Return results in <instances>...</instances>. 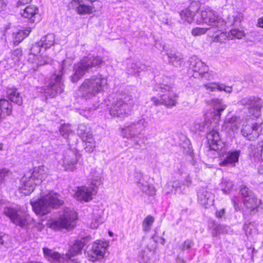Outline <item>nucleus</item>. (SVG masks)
Segmentation results:
<instances>
[{
    "label": "nucleus",
    "mask_w": 263,
    "mask_h": 263,
    "mask_svg": "<svg viewBox=\"0 0 263 263\" xmlns=\"http://www.w3.org/2000/svg\"><path fill=\"white\" fill-rule=\"evenodd\" d=\"M47 176V168L40 166L34 168L33 171L24 175L21 180L19 190L25 195H29L35 186L40 184Z\"/></svg>",
    "instance_id": "f257e3e1"
},
{
    "label": "nucleus",
    "mask_w": 263,
    "mask_h": 263,
    "mask_svg": "<svg viewBox=\"0 0 263 263\" xmlns=\"http://www.w3.org/2000/svg\"><path fill=\"white\" fill-rule=\"evenodd\" d=\"M107 84V79L99 73L86 79L80 87L82 97L88 99L96 96L104 91Z\"/></svg>",
    "instance_id": "f03ea898"
},
{
    "label": "nucleus",
    "mask_w": 263,
    "mask_h": 263,
    "mask_svg": "<svg viewBox=\"0 0 263 263\" xmlns=\"http://www.w3.org/2000/svg\"><path fill=\"white\" fill-rule=\"evenodd\" d=\"M102 62V59L98 55L89 54L83 57L73 65V74L70 77L71 82H77L86 72L91 71L93 68L100 67Z\"/></svg>",
    "instance_id": "7ed1b4c3"
},
{
    "label": "nucleus",
    "mask_w": 263,
    "mask_h": 263,
    "mask_svg": "<svg viewBox=\"0 0 263 263\" xmlns=\"http://www.w3.org/2000/svg\"><path fill=\"white\" fill-rule=\"evenodd\" d=\"M60 197L58 193L51 191L38 200L31 202L32 209L36 214L45 215L51 209L58 208L63 204V201Z\"/></svg>",
    "instance_id": "20e7f679"
},
{
    "label": "nucleus",
    "mask_w": 263,
    "mask_h": 263,
    "mask_svg": "<svg viewBox=\"0 0 263 263\" xmlns=\"http://www.w3.org/2000/svg\"><path fill=\"white\" fill-rule=\"evenodd\" d=\"M204 23L209 25L213 29V32L217 33L218 31H223L226 29V23L221 17H219L216 12L210 7L202 8L199 12L198 18L196 20V23L200 24Z\"/></svg>",
    "instance_id": "39448f33"
},
{
    "label": "nucleus",
    "mask_w": 263,
    "mask_h": 263,
    "mask_svg": "<svg viewBox=\"0 0 263 263\" xmlns=\"http://www.w3.org/2000/svg\"><path fill=\"white\" fill-rule=\"evenodd\" d=\"M134 102L131 96L117 98L108 107L109 114L114 117L123 118L129 115L133 109Z\"/></svg>",
    "instance_id": "423d86ee"
},
{
    "label": "nucleus",
    "mask_w": 263,
    "mask_h": 263,
    "mask_svg": "<svg viewBox=\"0 0 263 263\" xmlns=\"http://www.w3.org/2000/svg\"><path fill=\"white\" fill-rule=\"evenodd\" d=\"M158 89L164 93L160 95V99L155 97L152 98L151 100L154 105L157 106L163 104L170 107L176 105L177 96L170 86L165 84H159L157 90Z\"/></svg>",
    "instance_id": "0eeeda50"
},
{
    "label": "nucleus",
    "mask_w": 263,
    "mask_h": 263,
    "mask_svg": "<svg viewBox=\"0 0 263 263\" xmlns=\"http://www.w3.org/2000/svg\"><path fill=\"white\" fill-rule=\"evenodd\" d=\"M66 61L63 60L61 65V74H53L50 79V82L46 90L45 93L52 98L55 97L58 93H62L64 90V84L62 79V74L64 73V66Z\"/></svg>",
    "instance_id": "6e6552de"
},
{
    "label": "nucleus",
    "mask_w": 263,
    "mask_h": 263,
    "mask_svg": "<svg viewBox=\"0 0 263 263\" xmlns=\"http://www.w3.org/2000/svg\"><path fill=\"white\" fill-rule=\"evenodd\" d=\"M77 218L76 212L67 209L64 211L63 215L58 220L52 223L51 227L57 229H72L76 226Z\"/></svg>",
    "instance_id": "1a4fd4ad"
},
{
    "label": "nucleus",
    "mask_w": 263,
    "mask_h": 263,
    "mask_svg": "<svg viewBox=\"0 0 263 263\" xmlns=\"http://www.w3.org/2000/svg\"><path fill=\"white\" fill-rule=\"evenodd\" d=\"M147 125L146 120L141 117L122 129V136L123 137L135 136L137 134H141Z\"/></svg>",
    "instance_id": "9d476101"
},
{
    "label": "nucleus",
    "mask_w": 263,
    "mask_h": 263,
    "mask_svg": "<svg viewBox=\"0 0 263 263\" xmlns=\"http://www.w3.org/2000/svg\"><path fill=\"white\" fill-rule=\"evenodd\" d=\"M3 213L14 224L22 228L27 225V220L20 209L7 206L4 208Z\"/></svg>",
    "instance_id": "9b49d317"
},
{
    "label": "nucleus",
    "mask_w": 263,
    "mask_h": 263,
    "mask_svg": "<svg viewBox=\"0 0 263 263\" xmlns=\"http://www.w3.org/2000/svg\"><path fill=\"white\" fill-rule=\"evenodd\" d=\"M200 7V5L199 2L197 1L192 2L187 8L182 10L180 12L181 18L190 23L193 21L196 22V20L198 18L199 15L198 11Z\"/></svg>",
    "instance_id": "f8f14e48"
},
{
    "label": "nucleus",
    "mask_w": 263,
    "mask_h": 263,
    "mask_svg": "<svg viewBox=\"0 0 263 263\" xmlns=\"http://www.w3.org/2000/svg\"><path fill=\"white\" fill-rule=\"evenodd\" d=\"M91 240L90 237H86L80 240H77L69 249L66 258L68 259V263H80L77 260L72 259L71 258L80 253L83 248Z\"/></svg>",
    "instance_id": "ddd939ff"
},
{
    "label": "nucleus",
    "mask_w": 263,
    "mask_h": 263,
    "mask_svg": "<svg viewBox=\"0 0 263 263\" xmlns=\"http://www.w3.org/2000/svg\"><path fill=\"white\" fill-rule=\"evenodd\" d=\"M107 246L106 242L99 240L94 242L91 250L86 253L88 259L91 261H95L102 258L106 251Z\"/></svg>",
    "instance_id": "4468645a"
},
{
    "label": "nucleus",
    "mask_w": 263,
    "mask_h": 263,
    "mask_svg": "<svg viewBox=\"0 0 263 263\" xmlns=\"http://www.w3.org/2000/svg\"><path fill=\"white\" fill-rule=\"evenodd\" d=\"M79 161L78 155L71 149L67 148L63 154V165L65 170L73 172L77 169Z\"/></svg>",
    "instance_id": "2eb2a0df"
},
{
    "label": "nucleus",
    "mask_w": 263,
    "mask_h": 263,
    "mask_svg": "<svg viewBox=\"0 0 263 263\" xmlns=\"http://www.w3.org/2000/svg\"><path fill=\"white\" fill-rule=\"evenodd\" d=\"M210 104L213 107L211 114L214 124L213 126H216L219 120L221 112L226 108L227 105L223 102L222 100L217 98L212 99L210 101Z\"/></svg>",
    "instance_id": "dca6fc26"
},
{
    "label": "nucleus",
    "mask_w": 263,
    "mask_h": 263,
    "mask_svg": "<svg viewBox=\"0 0 263 263\" xmlns=\"http://www.w3.org/2000/svg\"><path fill=\"white\" fill-rule=\"evenodd\" d=\"M260 130V125L255 123L243 125L241 133L247 139L254 141L258 137Z\"/></svg>",
    "instance_id": "f3484780"
},
{
    "label": "nucleus",
    "mask_w": 263,
    "mask_h": 263,
    "mask_svg": "<svg viewBox=\"0 0 263 263\" xmlns=\"http://www.w3.org/2000/svg\"><path fill=\"white\" fill-rule=\"evenodd\" d=\"M207 139L209 146L212 150L222 151L224 147V144L221 140L219 133L215 129L208 133Z\"/></svg>",
    "instance_id": "a211bd4d"
},
{
    "label": "nucleus",
    "mask_w": 263,
    "mask_h": 263,
    "mask_svg": "<svg viewBox=\"0 0 263 263\" xmlns=\"http://www.w3.org/2000/svg\"><path fill=\"white\" fill-rule=\"evenodd\" d=\"M135 177L137 186L143 193L151 196L155 194L156 190L154 187L149 185L141 173H136Z\"/></svg>",
    "instance_id": "6ab92c4d"
},
{
    "label": "nucleus",
    "mask_w": 263,
    "mask_h": 263,
    "mask_svg": "<svg viewBox=\"0 0 263 263\" xmlns=\"http://www.w3.org/2000/svg\"><path fill=\"white\" fill-rule=\"evenodd\" d=\"M96 188L88 187L85 186L78 187L76 193L77 200H84L86 202L92 199V195L96 193Z\"/></svg>",
    "instance_id": "aec40b11"
},
{
    "label": "nucleus",
    "mask_w": 263,
    "mask_h": 263,
    "mask_svg": "<svg viewBox=\"0 0 263 263\" xmlns=\"http://www.w3.org/2000/svg\"><path fill=\"white\" fill-rule=\"evenodd\" d=\"M238 103L243 106H248L251 109L255 110L256 113L253 112L252 114H256V115H258V111L261 105V100L254 96L243 98Z\"/></svg>",
    "instance_id": "412c9836"
},
{
    "label": "nucleus",
    "mask_w": 263,
    "mask_h": 263,
    "mask_svg": "<svg viewBox=\"0 0 263 263\" xmlns=\"http://www.w3.org/2000/svg\"><path fill=\"white\" fill-rule=\"evenodd\" d=\"M190 68L194 71L197 72L202 75L208 71V67L198 58L193 56L190 60Z\"/></svg>",
    "instance_id": "4be33fe9"
},
{
    "label": "nucleus",
    "mask_w": 263,
    "mask_h": 263,
    "mask_svg": "<svg viewBox=\"0 0 263 263\" xmlns=\"http://www.w3.org/2000/svg\"><path fill=\"white\" fill-rule=\"evenodd\" d=\"M240 154V151L229 152L223 159L219 163V165L221 166H235L236 163L238 161Z\"/></svg>",
    "instance_id": "5701e85b"
},
{
    "label": "nucleus",
    "mask_w": 263,
    "mask_h": 263,
    "mask_svg": "<svg viewBox=\"0 0 263 263\" xmlns=\"http://www.w3.org/2000/svg\"><path fill=\"white\" fill-rule=\"evenodd\" d=\"M243 202L245 206L253 213L256 212L261 205V200L258 199L255 195L249 198L244 199Z\"/></svg>",
    "instance_id": "b1692460"
},
{
    "label": "nucleus",
    "mask_w": 263,
    "mask_h": 263,
    "mask_svg": "<svg viewBox=\"0 0 263 263\" xmlns=\"http://www.w3.org/2000/svg\"><path fill=\"white\" fill-rule=\"evenodd\" d=\"M198 197L199 201L203 205H211L213 203V195L204 189L198 192Z\"/></svg>",
    "instance_id": "393cba45"
},
{
    "label": "nucleus",
    "mask_w": 263,
    "mask_h": 263,
    "mask_svg": "<svg viewBox=\"0 0 263 263\" xmlns=\"http://www.w3.org/2000/svg\"><path fill=\"white\" fill-rule=\"evenodd\" d=\"M102 170L99 168H92L90 172V184L95 188H97L102 183Z\"/></svg>",
    "instance_id": "a878e982"
},
{
    "label": "nucleus",
    "mask_w": 263,
    "mask_h": 263,
    "mask_svg": "<svg viewBox=\"0 0 263 263\" xmlns=\"http://www.w3.org/2000/svg\"><path fill=\"white\" fill-rule=\"evenodd\" d=\"M8 99L18 105H21L23 103V99L20 93L15 87L8 88L7 90Z\"/></svg>",
    "instance_id": "bb28decb"
},
{
    "label": "nucleus",
    "mask_w": 263,
    "mask_h": 263,
    "mask_svg": "<svg viewBox=\"0 0 263 263\" xmlns=\"http://www.w3.org/2000/svg\"><path fill=\"white\" fill-rule=\"evenodd\" d=\"M8 99L18 105H21L23 103V99L20 93L15 87L8 88L7 90Z\"/></svg>",
    "instance_id": "cd10ccee"
},
{
    "label": "nucleus",
    "mask_w": 263,
    "mask_h": 263,
    "mask_svg": "<svg viewBox=\"0 0 263 263\" xmlns=\"http://www.w3.org/2000/svg\"><path fill=\"white\" fill-rule=\"evenodd\" d=\"M167 55L169 63L174 66L180 67L183 63V57L180 53L171 51L167 53Z\"/></svg>",
    "instance_id": "c85d7f7f"
},
{
    "label": "nucleus",
    "mask_w": 263,
    "mask_h": 263,
    "mask_svg": "<svg viewBox=\"0 0 263 263\" xmlns=\"http://www.w3.org/2000/svg\"><path fill=\"white\" fill-rule=\"evenodd\" d=\"M204 87L206 89L209 90L210 91H214L216 90L219 91H224L228 93H231L232 91V87L226 86L223 84H219L216 83H209L204 85Z\"/></svg>",
    "instance_id": "c756f323"
},
{
    "label": "nucleus",
    "mask_w": 263,
    "mask_h": 263,
    "mask_svg": "<svg viewBox=\"0 0 263 263\" xmlns=\"http://www.w3.org/2000/svg\"><path fill=\"white\" fill-rule=\"evenodd\" d=\"M39 11L38 8L33 6L30 5L26 7L23 11L20 12L21 15L25 17L28 18L31 20V22H34L33 18Z\"/></svg>",
    "instance_id": "7c9ffc66"
},
{
    "label": "nucleus",
    "mask_w": 263,
    "mask_h": 263,
    "mask_svg": "<svg viewBox=\"0 0 263 263\" xmlns=\"http://www.w3.org/2000/svg\"><path fill=\"white\" fill-rule=\"evenodd\" d=\"M77 134L82 140L92 136L91 128L84 124H80L78 125Z\"/></svg>",
    "instance_id": "2f4dec72"
},
{
    "label": "nucleus",
    "mask_w": 263,
    "mask_h": 263,
    "mask_svg": "<svg viewBox=\"0 0 263 263\" xmlns=\"http://www.w3.org/2000/svg\"><path fill=\"white\" fill-rule=\"evenodd\" d=\"M40 44L42 45L44 50L50 48L54 45L55 42V37L53 34L49 33L43 36L40 41Z\"/></svg>",
    "instance_id": "473e14b6"
},
{
    "label": "nucleus",
    "mask_w": 263,
    "mask_h": 263,
    "mask_svg": "<svg viewBox=\"0 0 263 263\" xmlns=\"http://www.w3.org/2000/svg\"><path fill=\"white\" fill-rule=\"evenodd\" d=\"M43 251L45 258L50 262L57 261L60 258V254L53 250L44 248Z\"/></svg>",
    "instance_id": "72a5a7b5"
},
{
    "label": "nucleus",
    "mask_w": 263,
    "mask_h": 263,
    "mask_svg": "<svg viewBox=\"0 0 263 263\" xmlns=\"http://www.w3.org/2000/svg\"><path fill=\"white\" fill-rule=\"evenodd\" d=\"M226 124L229 128L231 129L233 132H235L238 129L241 125L240 118L232 117L228 120Z\"/></svg>",
    "instance_id": "f704fd0d"
},
{
    "label": "nucleus",
    "mask_w": 263,
    "mask_h": 263,
    "mask_svg": "<svg viewBox=\"0 0 263 263\" xmlns=\"http://www.w3.org/2000/svg\"><path fill=\"white\" fill-rule=\"evenodd\" d=\"M84 142V147L86 152L91 153L96 147V141L94 140L92 136L91 138H87L83 140Z\"/></svg>",
    "instance_id": "c9c22d12"
},
{
    "label": "nucleus",
    "mask_w": 263,
    "mask_h": 263,
    "mask_svg": "<svg viewBox=\"0 0 263 263\" xmlns=\"http://www.w3.org/2000/svg\"><path fill=\"white\" fill-rule=\"evenodd\" d=\"M213 229L214 230L213 236L216 237L220 234L227 233L229 228L227 226H224L223 225L214 223L213 224Z\"/></svg>",
    "instance_id": "e433bc0d"
},
{
    "label": "nucleus",
    "mask_w": 263,
    "mask_h": 263,
    "mask_svg": "<svg viewBox=\"0 0 263 263\" xmlns=\"http://www.w3.org/2000/svg\"><path fill=\"white\" fill-rule=\"evenodd\" d=\"M12 105L9 101L5 99L0 100V109L2 111H6L7 115H10L12 111Z\"/></svg>",
    "instance_id": "4c0bfd02"
},
{
    "label": "nucleus",
    "mask_w": 263,
    "mask_h": 263,
    "mask_svg": "<svg viewBox=\"0 0 263 263\" xmlns=\"http://www.w3.org/2000/svg\"><path fill=\"white\" fill-rule=\"evenodd\" d=\"M77 7V12L80 14H90L92 12L93 7L85 4H81Z\"/></svg>",
    "instance_id": "58836bf2"
},
{
    "label": "nucleus",
    "mask_w": 263,
    "mask_h": 263,
    "mask_svg": "<svg viewBox=\"0 0 263 263\" xmlns=\"http://www.w3.org/2000/svg\"><path fill=\"white\" fill-rule=\"evenodd\" d=\"M243 229L247 236H253L257 234V230L255 225L253 223L245 224Z\"/></svg>",
    "instance_id": "ea45409f"
},
{
    "label": "nucleus",
    "mask_w": 263,
    "mask_h": 263,
    "mask_svg": "<svg viewBox=\"0 0 263 263\" xmlns=\"http://www.w3.org/2000/svg\"><path fill=\"white\" fill-rule=\"evenodd\" d=\"M154 221V218L152 216H147L142 223L143 230L145 232L150 231Z\"/></svg>",
    "instance_id": "a19ab883"
},
{
    "label": "nucleus",
    "mask_w": 263,
    "mask_h": 263,
    "mask_svg": "<svg viewBox=\"0 0 263 263\" xmlns=\"http://www.w3.org/2000/svg\"><path fill=\"white\" fill-rule=\"evenodd\" d=\"M36 60V61L35 62L36 63V67H33L34 70H36L39 66L50 64L52 61L51 59L47 56L37 58Z\"/></svg>",
    "instance_id": "79ce46f5"
},
{
    "label": "nucleus",
    "mask_w": 263,
    "mask_h": 263,
    "mask_svg": "<svg viewBox=\"0 0 263 263\" xmlns=\"http://www.w3.org/2000/svg\"><path fill=\"white\" fill-rule=\"evenodd\" d=\"M194 246V242L193 240L192 239H187L179 246V248L182 252L186 251L189 252Z\"/></svg>",
    "instance_id": "37998d69"
},
{
    "label": "nucleus",
    "mask_w": 263,
    "mask_h": 263,
    "mask_svg": "<svg viewBox=\"0 0 263 263\" xmlns=\"http://www.w3.org/2000/svg\"><path fill=\"white\" fill-rule=\"evenodd\" d=\"M30 31V29H26L25 30H20L15 35L14 41L15 43H17L18 44L20 43L24 38L29 35Z\"/></svg>",
    "instance_id": "c03bdc74"
},
{
    "label": "nucleus",
    "mask_w": 263,
    "mask_h": 263,
    "mask_svg": "<svg viewBox=\"0 0 263 263\" xmlns=\"http://www.w3.org/2000/svg\"><path fill=\"white\" fill-rule=\"evenodd\" d=\"M253 157L257 161H263V144L254 148Z\"/></svg>",
    "instance_id": "a18cd8bd"
},
{
    "label": "nucleus",
    "mask_w": 263,
    "mask_h": 263,
    "mask_svg": "<svg viewBox=\"0 0 263 263\" xmlns=\"http://www.w3.org/2000/svg\"><path fill=\"white\" fill-rule=\"evenodd\" d=\"M240 193L245 199L249 198L250 197L255 195L253 192L245 185H242L240 186Z\"/></svg>",
    "instance_id": "49530a36"
},
{
    "label": "nucleus",
    "mask_w": 263,
    "mask_h": 263,
    "mask_svg": "<svg viewBox=\"0 0 263 263\" xmlns=\"http://www.w3.org/2000/svg\"><path fill=\"white\" fill-rule=\"evenodd\" d=\"M60 132L65 138H66L72 133V130L69 125L64 124L61 126Z\"/></svg>",
    "instance_id": "de8ad7c7"
},
{
    "label": "nucleus",
    "mask_w": 263,
    "mask_h": 263,
    "mask_svg": "<svg viewBox=\"0 0 263 263\" xmlns=\"http://www.w3.org/2000/svg\"><path fill=\"white\" fill-rule=\"evenodd\" d=\"M228 35L229 37L231 38V39H233V38L240 39L244 36V32L238 29H231Z\"/></svg>",
    "instance_id": "09e8293b"
},
{
    "label": "nucleus",
    "mask_w": 263,
    "mask_h": 263,
    "mask_svg": "<svg viewBox=\"0 0 263 263\" xmlns=\"http://www.w3.org/2000/svg\"><path fill=\"white\" fill-rule=\"evenodd\" d=\"M242 18H243V16H242V14L237 13L235 16L233 15L231 17L229 18V20H232V21H231V20H230L228 22V23H227V22H226V24L230 23H231V25H232L237 26L240 24L241 21L242 20Z\"/></svg>",
    "instance_id": "8fccbe9b"
},
{
    "label": "nucleus",
    "mask_w": 263,
    "mask_h": 263,
    "mask_svg": "<svg viewBox=\"0 0 263 263\" xmlns=\"http://www.w3.org/2000/svg\"><path fill=\"white\" fill-rule=\"evenodd\" d=\"M208 30L213 31V29L211 27L207 28L196 27L192 29V34L194 36L200 35L205 33Z\"/></svg>",
    "instance_id": "3c124183"
},
{
    "label": "nucleus",
    "mask_w": 263,
    "mask_h": 263,
    "mask_svg": "<svg viewBox=\"0 0 263 263\" xmlns=\"http://www.w3.org/2000/svg\"><path fill=\"white\" fill-rule=\"evenodd\" d=\"M44 49L42 45H41L40 41L33 44L30 49L31 54L36 55L41 52V50Z\"/></svg>",
    "instance_id": "603ef678"
},
{
    "label": "nucleus",
    "mask_w": 263,
    "mask_h": 263,
    "mask_svg": "<svg viewBox=\"0 0 263 263\" xmlns=\"http://www.w3.org/2000/svg\"><path fill=\"white\" fill-rule=\"evenodd\" d=\"M233 186L232 182L229 180H224L222 182V191L226 193L229 192Z\"/></svg>",
    "instance_id": "864d4df0"
},
{
    "label": "nucleus",
    "mask_w": 263,
    "mask_h": 263,
    "mask_svg": "<svg viewBox=\"0 0 263 263\" xmlns=\"http://www.w3.org/2000/svg\"><path fill=\"white\" fill-rule=\"evenodd\" d=\"M139 134H137L135 136L131 137H126V138H133V146L135 149H139L141 148V145L139 143L140 137L138 136Z\"/></svg>",
    "instance_id": "5fc2aeb1"
},
{
    "label": "nucleus",
    "mask_w": 263,
    "mask_h": 263,
    "mask_svg": "<svg viewBox=\"0 0 263 263\" xmlns=\"http://www.w3.org/2000/svg\"><path fill=\"white\" fill-rule=\"evenodd\" d=\"M130 68L133 70L135 72H140L141 70H142L144 66L141 65L139 62L133 63L130 65Z\"/></svg>",
    "instance_id": "6e6d98bb"
},
{
    "label": "nucleus",
    "mask_w": 263,
    "mask_h": 263,
    "mask_svg": "<svg viewBox=\"0 0 263 263\" xmlns=\"http://www.w3.org/2000/svg\"><path fill=\"white\" fill-rule=\"evenodd\" d=\"M10 171L7 168L0 169V181L4 179L5 177L9 175Z\"/></svg>",
    "instance_id": "4d7b16f0"
},
{
    "label": "nucleus",
    "mask_w": 263,
    "mask_h": 263,
    "mask_svg": "<svg viewBox=\"0 0 263 263\" xmlns=\"http://www.w3.org/2000/svg\"><path fill=\"white\" fill-rule=\"evenodd\" d=\"M8 239V235L0 232V245H5Z\"/></svg>",
    "instance_id": "13d9d810"
},
{
    "label": "nucleus",
    "mask_w": 263,
    "mask_h": 263,
    "mask_svg": "<svg viewBox=\"0 0 263 263\" xmlns=\"http://www.w3.org/2000/svg\"><path fill=\"white\" fill-rule=\"evenodd\" d=\"M225 213H226V211H225L224 209H221L219 211H216V216L217 218H223L224 217Z\"/></svg>",
    "instance_id": "bf43d9fd"
},
{
    "label": "nucleus",
    "mask_w": 263,
    "mask_h": 263,
    "mask_svg": "<svg viewBox=\"0 0 263 263\" xmlns=\"http://www.w3.org/2000/svg\"><path fill=\"white\" fill-rule=\"evenodd\" d=\"M22 55V50L21 49L17 48L15 49L12 52V56L15 57H20Z\"/></svg>",
    "instance_id": "052dcab7"
},
{
    "label": "nucleus",
    "mask_w": 263,
    "mask_h": 263,
    "mask_svg": "<svg viewBox=\"0 0 263 263\" xmlns=\"http://www.w3.org/2000/svg\"><path fill=\"white\" fill-rule=\"evenodd\" d=\"M6 5V0H0V11L4 10Z\"/></svg>",
    "instance_id": "680f3d73"
},
{
    "label": "nucleus",
    "mask_w": 263,
    "mask_h": 263,
    "mask_svg": "<svg viewBox=\"0 0 263 263\" xmlns=\"http://www.w3.org/2000/svg\"><path fill=\"white\" fill-rule=\"evenodd\" d=\"M32 0H19L17 2V6L19 7L21 5H24L31 2Z\"/></svg>",
    "instance_id": "e2e57ef3"
},
{
    "label": "nucleus",
    "mask_w": 263,
    "mask_h": 263,
    "mask_svg": "<svg viewBox=\"0 0 263 263\" xmlns=\"http://www.w3.org/2000/svg\"><path fill=\"white\" fill-rule=\"evenodd\" d=\"M258 26L261 28H263V16L258 18Z\"/></svg>",
    "instance_id": "0e129e2a"
},
{
    "label": "nucleus",
    "mask_w": 263,
    "mask_h": 263,
    "mask_svg": "<svg viewBox=\"0 0 263 263\" xmlns=\"http://www.w3.org/2000/svg\"><path fill=\"white\" fill-rule=\"evenodd\" d=\"M258 171L259 174L263 175V164L259 166Z\"/></svg>",
    "instance_id": "69168bd1"
},
{
    "label": "nucleus",
    "mask_w": 263,
    "mask_h": 263,
    "mask_svg": "<svg viewBox=\"0 0 263 263\" xmlns=\"http://www.w3.org/2000/svg\"><path fill=\"white\" fill-rule=\"evenodd\" d=\"M232 202L233 203L234 206L236 210H237V209L238 208V204L236 203V202L234 200L232 199Z\"/></svg>",
    "instance_id": "338daca9"
},
{
    "label": "nucleus",
    "mask_w": 263,
    "mask_h": 263,
    "mask_svg": "<svg viewBox=\"0 0 263 263\" xmlns=\"http://www.w3.org/2000/svg\"><path fill=\"white\" fill-rule=\"evenodd\" d=\"M172 185L173 188H176V189L177 188V187H178V182H176V181L172 183Z\"/></svg>",
    "instance_id": "774afa93"
}]
</instances>
